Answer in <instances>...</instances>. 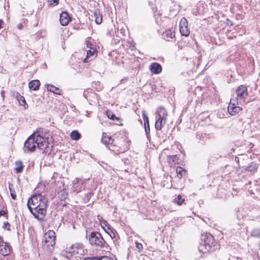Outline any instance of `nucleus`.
Instances as JSON below:
<instances>
[{"mask_svg": "<svg viewBox=\"0 0 260 260\" xmlns=\"http://www.w3.org/2000/svg\"><path fill=\"white\" fill-rule=\"evenodd\" d=\"M16 168H15L17 173H20L22 171L23 166L21 161H17L15 162Z\"/></svg>", "mask_w": 260, "mask_h": 260, "instance_id": "b1692460", "label": "nucleus"}, {"mask_svg": "<svg viewBox=\"0 0 260 260\" xmlns=\"http://www.w3.org/2000/svg\"><path fill=\"white\" fill-rule=\"evenodd\" d=\"M107 116L110 119L112 120H115L117 118L115 115L112 112H108Z\"/></svg>", "mask_w": 260, "mask_h": 260, "instance_id": "473e14b6", "label": "nucleus"}, {"mask_svg": "<svg viewBox=\"0 0 260 260\" xmlns=\"http://www.w3.org/2000/svg\"><path fill=\"white\" fill-rule=\"evenodd\" d=\"M22 26V25L21 24H19L18 25V28L20 29H21Z\"/></svg>", "mask_w": 260, "mask_h": 260, "instance_id": "49530a36", "label": "nucleus"}, {"mask_svg": "<svg viewBox=\"0 0 260 260\" xmlns=\"http://www.w3.org/2000/svg\"><path fill=\"white\" fill-rule=\"evenodd\" d=\"M15 96L17 101L19 103V104L21 106H24V109H26L28 107V106L26 104L24 98L18 92L16 93Z\"/></svg>", "mask_w": 260, "mask_h": 260, "instance_id": "4468645a", "label": "nucleus"}, {"mask_svg": "<svg viewBox=\"0 0 260 260\" xmlns=\"http://www.w3.org/2000/svg\"><path fill=\"white\" fill-rule=\"evenodd\" d=\"M100 258L98 257H85L84 260H99Z\"/></svg>", "mask_w": 260, "mask_h": 260, "instance_id": "e433bc0d", "label": "nucleus"}, {"mask_svg": "<svg viewBox=\"0 0 260 260\" xmlns=\"http://www.w3.org/2000/svg\"><path fill=\"white\" fill-rule=\"evenodd\" d=\"M144 127H145V131L146 134L147 135H148L150 133L149 124L144 125Z\"/></svg>", "mask_w": 260, "mask_h": 260, "instance_id": "f704fd0d", "label": "nucleus"}, {"mask_svg": "<svg viewBox=\"0 0 260 260\" xmlns=\"http://www.w3.org/2000/svg\"><path fill=\"white\" fill-rule=\"evenodd\" d=\"M51 138L44 137L38 133L31 135L25 141L24 144V151L25 152H34L37 146L39 149L44 150L46 153L50 151L53 147L50 141Z\"/></svg>", "mask_w": 260, "mask_h": 260, "instance_id": "f03ea898", "label": "nucleus"}, {"mask_svg": "<svg viewBox=\"0 0 260 260\" xmlns=\"http://www.w3.org/2000/svg\"><path fill=\"white\" fill-rule=\"evenodd\" d=\"M3 22V21L1 19H0V29L2 28V25Z\"/></svg>", "mask_w": 260, "mask_h": 260, "instance_id": "a18cd8bd", "label": "nucleus"}, {"mask_svg": "<svg viewBox=\"0 0 260 260\" xmlns=\"http://www.w3.org/2000/svg\"><path fill=\"white\" fill-rule=\"evenodd\" d=\"M124 143V139L123 138L114 139L113 143L111 144L108 149L116 154L124 152L126 150V148L123 146Z\"/></svg>", "mask_w": 260, "mask_h": 260, "instance_id": "39448f33", "label": "nucleus"}, {"mask_svg": "<svg viewBox=\"0 0 260 260\" xmlns=\"http://www.w3.org/2000/svg\"><path fill=\"white\" fill-rule=\"evenodd\" d=\"M54 260H57V259H55V258H54Z\"/></svg>", "mask_w": 260, "mask_h": 260, "instance_id": "de8ad7c7", "label": "nucleus"}, {"mask_svg": "<svg viewBox=\"0 0 260 260\" xmlns=\"http://www.w3.org/2000/svg\"><path fill=\"white\" fill-rule=\"evenodd\" d=\"M70 20V17L67 12H62L60 14L59 21L61 25L66 26L68 25Z\"/></svg>", "mask_w": 260, "mask_h": 260, "instance_id": "9d476101", "label": "nucleus"}, {"mask_svg": "<svg viewBox=\"0 0 260 260\" xmlns=\"http://www.w3.org/2000/svg\"><path fill=\"white\" fill-rule=\"evenodd\" d=\"M242 109L240 107L237 106L235 103H232V100H231L230 103L228 106V112L231 115H235L238 113Z\"/></svg>", "mask_w": 260, "mask_h": 260, "instance_id": "1a4fd4ad", "label": "nucleus"}, {"mask_svg": "<svg viewBox=\"0 0 260 260\" xmlns=\"http://www.w3.org/2000/svg\"><path fill=\"white\" fill-rule=\"evenodd\" d=\"M7 214V211L5 210L0 211V217L2 216H5Z\"/></svg>", "mask_w": 260, "mask_h": 260, "instance_id": "a19ab883", "label": "nucleus"}, {"mask_svg": "<svg viewBox=\"0 0 260 260\" xmlns=\"http://www.w3.org/2000/svg\"><path fill=\"white\" fill-rule=\"evenodd\" d=\"M89 242L91 245H95L104 247L107 243L103 238L101 234L98 232H93L89 236Z\"/></svg>", "mask_w": 260, "mask_h": 260, "instance_id": "423d86ee", "label": "nucleus"}, {"mask_svg": "<svg viewBox=\"0 0 260 260\" xmlns=\"http://www.w3.org/2000/svg\"><path fill=\"white\" fill-rule=\"evenodd\" d=\"M199 250L203 253H205L210 251L207 250L205 244L204 242L201 244L199 246Z\"/></svg>", "mask_w": 260, "mask_h": 260, "instance_id": "bb28decb", "label": "nucleus"}, {"mask_svg": "<svg viewBox=\"0 0 260 260\" xmlns=\"http://www.w3.org/2000/svg\"><path fill=\"white\" fill-rule=\"evenodd\" d=\"M114 139H112L111 137L103 136L101 139L102 142L108 148L111 145V144L113 143Z\"/></svg>", "mask_w": 260, "mask_h": 260, "instance_id": "f3484780", "label": "nucleus"}, {"mask_svg": "<svg viewBox=\"0 0 260 260\" xmlns=\"http://www.w3.org/2000/svg\"><path fill=\"white\" fill-rule=\"evenodd\" d=\"M101 260H111L110 258H108V257H103Z\"/></svg>", "mask_w": 260, "mask_h": 260, "instance_id": "c03bdc74", "label": "nucleus"}, {"mask_svg": "<svg viewBox=\"0 0 260 260\" xmlns=\"http://www.w3.org/2000/svg\"><path fill=\"white\" fill-rule=\"evenodd\" d=\"M54 260H57V259H55V258H54Z\"/></svg>", "mask_w": 260, "mask_h": 260, "instance_id": "09e8293b", "label": "nucleus"}, {"mask_svg": "<svg viewBox=\"0 0 260 260\" xmlns=\"http://www.w3.org/2000/svg\"><path fill=\"white\" fill-rule=\"evenodd\" d=\"M180 27H188V22L185 18H182L180 22Z\"/></svg>", "mask_w": 260, "mask_h": 260, "instance_id": "c85d7f7f", "label": "nucleus"}, {"mask_svg": "<svg viewBox=\"0 0 260 260\" xmlns=\"http://www.w3.org/2000/svg\"><path fill=\"white\" fill-rule=\"evenodd\" d=\"M71 249H77V255L82 256L84 254L83 246L82 244H76L71 246Z\"/></svg>", "mask_w": 260, "mask_h": 260, "instance_id": "2eb2a0df", "label": "nucleus"}, {"mask_svg": "<svg viewBox=\"0 0 260 260\" xmlns=\"http://www.w3.org/2000/svg\"><path fill=\"white\" fill-rule=\"evenodd\" d=\"M162 37L166 40L169 41L175 37V32L172 29H167L163 33Z\"/></svg>", "mask_w": 260, "mask_h": 260, "instance_id": "f8f14e48", "label": "nucleus"}, {"mask_svg": "<svg viewBox=\"0 0 260 260\" xmlns=\"http://www.w3.org/2000/svg\"><path fill=\"white\" fill-rule=\"evenodd\" d=\"M5 243L6 242H4L3 237L0 236V245H2V244H5Z\"/></svg>", "mask_w": 260, "mask_h": 260, "instance_id": "79ce46f5", "label": "nucleus"}, {"mask_svg": "<svg viewBox=\"0 0 260 260\" xmlns=\"http://www.w3.org/2000/svg\"><path fill=\"white\" fill-rule=\"evenodd\" d=\"M40 85V82L38 80H34L30 81L29 84V88L33 90H38Z\"/></svg>", "mask_w": 260, "mask_h": 260, "instance_id": "6ab92c4d", "label": "nucleus"}, {"mask_svg": "<svg viewBox=\"0 0 260 260\" xmlns=\"http://www.w3.org/2000/svg\"><path fill=\"white\" fill-rule=\"evenodd\" d=\"M96 53V49L94 48L90 47V49L89 50L87 51L86 53V57L84 59V62H88V59L90 57H94L95 56V54Z\"/></svg>", "mask_w": 260, "mask_h": 260, "instance_id": "dca6fc26", "label": "nucleus"}, {"mask_svg": "<svg viewBox=\"0 0 260 260\" xmlns=\"http://www.w3.org/2000/svg\"><path fill=\"white\" fill-rule=\"evenodd\" d=\"M136 247H137V248L139 250H141V249H143V245L142 244L137 242L136 243Z\"/></svg>", "mask_w": 260, "mask_h": 260, "instance_id": "c9c22d12", "label": "nucleus"}, {"mask_svg": "<svg viewBox=\"0 0 260 260\" xmlns=\"http://www.w3.org/2000/svg\"><path fill=\"white\" fill-rule=\"evenodd\" d=\"M168 116V112L164 107H160L157 109L156 115V121L155 124L156 130L160 131L162 129V126L167 122Z\"/></svg>", "mask_w": 260, "mask_h": 260, "instance_id": "7ed1b4c3", "label": "nucleus"}, {"mask_svg": "<svg viewBox=\"0 0 260 260\" xmlns=\"http://www.w3.org/2000/svg\"><path fill=\"white\" fill-rule=\"evenodd\" d=\"M47 199L41 193L32 195L27 201V206L36 219L44 220L47 212Z\"/></svg>", "mask_w": 260, "mask_h": 260, "instance_id": "f257e3e1", "label": "nucleus"}, {"mask_svg": "<svg viewBox=\"0 0 260 260\" xmlns=\"http://www.w3.org/2000/svg\"><path fill=\"white\" fill-rule=\"evenodd\" d=\"M184 199L182 198V196L179 194L174 199V202L178 205H181L184 202Z\"/></svg>", "mask_w": 260, "mask_h": 260, "instance_id": "a878e982", "label": "nucleus"}, {"mask_svg": "<svg viewBox=\"0 0 260 260\" xmlns=\"http://www.w3.org/2000/svg\"><path fill=\"white\" fill-rule=\"evenodd\" d=\"M79 182V179L78 178H76L73 181V183L74 185V188L75 189L76 187H75V185L76 184H77Z\"/></svg>", "mask_w": 260, "mask_h": 260, "instance_id": "ea45409f", "label": "nucleus"}, {"mask_svg": "<svg viewBox=\"0 0 260 260\" xmlns=\"http://www.w3.org/2000/svg\"><path fill=\"white\" fill-rule=\"evenodd\" d=\"M58 2L59 0H51L50 5H53L54 6L58 4Z\"/></svg>", "mask_w": 260, "mask_h": 260, "instance_id": "4c0bfd02", "label": "nucleus"}, {"mask_svg": "<svg viewBox=\"0 0 260 260\" xmlns=\"http://www.w3.org/2000/svg\"><path fill=\"white\" fill-rule=\"evenodd\" d=\"M251 236L255 237H260V229H255L251 232Z\"/></svg>", "mask_w": 260, "mask_h": 260, "instance_id": "cd10ccee", "label": "nucleus"}, {"mask_svg": "<svg viewBox=\"0 0 260 260\" xmlns=\"http://www.w3.org/2000/svg\"><path fill=\"white\" fill-rule=\"evenodd\" d=\"M10 224H9V223L7 221L4 222L3 228L5 229H7L8 231H10Z\"/></svg>", "mask_w": 260, "mask_h": 260, "instance_id": "72a5a7b5", "label": "nucleus"}, {"mask_svg": "<svg viewBox=\"0 0 260 260\" xmlns=\"http://www.w3.org/2000/svg\"><path fill=\"white\" fill-rule=\"evenodd\" d=\"M95 22L96 24H100L102 22V16L99 12H94Z\"/></svg>", "mask_w": 260, "mask_h": 260, "instance_id": "5701e85b", "label": "nucleus"}, {"mask_svg": "<svg viewBox=\"0 0 260 260\" xmlns=\"http://www.w3.org/2000/svg\"><path fill=\"white\" fill-rule=\"evenodd\" d=\"M55 233L53 231H49L45 233L43 238L42 245L45 248L51 250L55 245Z\"/></svg>", "mask_w": 260, "mask_h": 260, "instance_id": "20e7f679", "label": "nucleus"}, {"mask_svg": "<svg viewBox=\"0 0 260 260\" xmlns=\"http://www.w3.org/2000/svg\"><path fill=\"white\" fill-rule=\"evenodd\" d=\"M0 253L3 255H8L10 253V248L9 243L2 244L0 245Z\"/></svg>", "mask_w": 260, "mask_h": 260, "instance_id": "9b49d317", "label": "nucleus"}, {"mask_svg": "<svg viewBox=\"0 0 260 260\" xmlns=\"http://www.w3.org/2000/svg\"><path fill=\"white\" fill-rule=\"evenodd\" d=\"M257 169V166L256 165H254L253 166H251L247 167L246 170L247 171H249L250 172L254 173L256 171Z\"/></svg>", "mask_w": 260, "mask_h": 260, "instance_id": "c756f323", "label": "nucleus"}, {"mask_svg": "<svg viewBox=\"0 0 260 260\" xmlns=\"http://www.w3.org/2000/svg\"><path fill=\"white\" fill-rule=\"evenodd\" d=\"M70 250L69 252H66L65 253H62V254L65 255L67 258H69L70 256H72L76 257V255H77V253L76 252L77 251V249H71L70 248Z\"/></svg>", "mask_w": 260, "mask_h": 260, "instance_id": "4be33fe9", "label": "nucleus"}, {"mask_svg": "<svg viewBox=\"0 0 260 260\" xmlns=\"http://www.w3.org/2000/svg\"><path fill=\"white\" fill-rule=\"evenodd\" d=\"M47 90L50 92H53L55 94L61 95V90L57 87H55L53 85L49 84L47 85Z\"/></svg>", "mask_w": 260, "mask_h": 260, "instance_id": "a211bd4d", "label": "nucleus"}, {"mask_svg": "<svg viewBox=\"0 0 260 260\" xmlns=\"http://www.w3.org/2000/svg\"><path fill=\"white\" fill-rule=\"evenodd\" d=\"M176 173L177 177L181 179L185 174V171L181 167H177L176 168Z\"/></svg>", "mask_w": 260, "mask_h": 260, "instance_id": "412c9836", "label": "nucleus"}, {"mask_svg": "<svg viewBox=\"0 0 260 260\" xmlns=\"http://www.w3.org/2000/svg\"><path fill=\"white\" fill-rule=\"evenodd\" d=\"M70 136L72 140L77 141L80 138L81 135L77 131L74 130L71 132Z\"/></svg>", "mask_w": 260, "mask_h": 260, "instance_id": "aec40b11", "label": "nucleus"}, {"mask_svg": "<svg viewBox=\"0 0 260 260\" xmlns=\"http://www.w3.org/2000/svg\"><path fill=\"white\" fill-rule=\"evenodd\" d=\"M236 94L237 100H244L247 96V87L244 85L239 86L236 90Z\"/></svg>", "mask_w": 260, "mask_h": 260, "instance_id": "0eeeda50", "label": "nucleus"}, {"mask_svg": "<svg viewBox=\"0 0 260 260\" xmlns=\"http://www.w3.org/2000/svg\"><path fill=\"white\" fill-rule=\"evenodd\" d=\"M85 43L87 48H89L90 49V47H92V44L89 41L87 40Z\"/></svg>", "mask_w": 260, "mask_h": 260, "instance_id": "58836bf2", "label": "nucleus"}, {"mask_svg": "<svg viewBox=\"0 0 260 260\" xmlns=\"http://www.w3.org/2000/svg\"><path fill=\"white\" fill-rule=\"evenodd\" d=\"M180 31L182 36L187 37L189 35V30L188 27H180Z\"/></svg>", "mask_w": 260, "mask_h": 260, "instance_id": "393cba45", "label": "nucleus"}, {"mask_svg": "<svg viewBox=\"0 0 260 260\" xmlns=\"http://www.w3.org/2000/svg\"><path fill=\"white\" fill-rule=\"evenodd\" d=\"M203 242L205 244L208 250H211V248L215 246L214 239L210 234L206 235V238L204 239Z\"/></svg>", "mask_w": 260, "mask_h": 260, "instance_id": "6e6552de", "label": "nucleus"}, {"mask_svg": "<svg viewBox=\"0 0 260 260\" xmlns=\"http://www.w3.org/2000/svg\"><path fill=\"white\" fill-rule=\"evenodd\" d=\"M5 91L4 90H2L1 92V94L2 95V97L3 98V100L4 99V98H5Z\"/></svg>", "mask_w": 260, "mask_h": 260, "instance_id": "37998d69", "label": "nucleus"}, {"mask_svg": "<svg viewBox=\"0 0 260 260\" xmlns=\"http://www.w3.org/2000/svg\"><path fill=\"white\" fill-rule=\"evenodd\" d=\"M142 116L144 121V125L149 124L148 117L144 111L142 112Z\"/></svg>", "mask_w": 260, "mask_h": 260, "instance_id": "2f4dec72", "label": "nucleus"}, {"mask_svg": "<svg viewBox=\"0 0 260 260\" xmlns=\"http://www.w3.org/2000/svg\"><path fill=\"white\" fill-rule=\"evenodd\" d=\"M12 185L11 184H9V189L10 191L11 196L13 200H15L16 198V195L15 194V191H12Z\"/></svg>", "mask_w": 260, "mask_h": 260, "instance_id": "7c9ffc66", "label": "nucleus"}, {"mask_svg": "<svg viewBox=\"0 0 260 260\" xmlns=\"http://www.w3.org/2000/svg\"><path fill=\"white\" fill-rule=\"evenodd\" d=\"M150 69L152 73L155 74L160 73L162 70L160 64L156 62L152 63L151 64Z\"/></svg>", "mask_w": 260, "mask_h": 260, "instance_id": "ddd939ff", "label": "nucleus"}]
</instances>
